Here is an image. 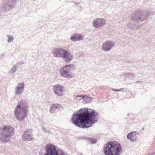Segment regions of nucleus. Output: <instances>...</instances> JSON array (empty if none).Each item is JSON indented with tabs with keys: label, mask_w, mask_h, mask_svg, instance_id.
I'll list each match as a JSON object with an SVG mask.
<instances>
[{
	"label": "nucleus",
	"mask_w": 155,
	"mask_h": 155,
	"mask_svg": "<svg viewBox=\"0 0 155 155\" xmlns=\"http://www.w3.org/2000/svg\"><path fill=\"white\" fill-rule=\"evenodd\" d=\"M98 114L95 110L89 111L87 108L81 109L80 112L73 115L72 123L79 127L87 128L92 126L97 121Z\"/></svg>",
	"instance_id": "obj_1"
},
{
	"label": "nucleus",
	"mask_w": 155,
	"mask_h": 155,
	"mask_svg": "<svg viewBox=\"0 0 155 155\" xmlns=\"http://www.w3.org/2000/svg\"><path fill=\"white\" fill-rule=\"evenodd\" d=\"M28 104L25 100L18 102L14 111L15 116L18 120L21 121L26 117L28 113Z\"/></svg>",
	"instance_id": "obj_2"
},
{
	"label": "nucleus",
	"mask_w": 155,
	"mask_h": 155,
	"mask_svg": "<svg viewBox=\"0 0 155 155\" xmlns=\"http://www.w3.org/2000/svg\"><path fill=\"white\" fill-rule=\"evenodd\" d=\"M104 150L105 155H120L122 150L120 144L116 141L107 143Z\"/></svg>",
	"instance_id": "obj_3"
},
{
	"label": "nucleus",
	"mask_w": 155,
	"mask_h": 155,
	"mask_svg": "<svg viewBox=\"0 0 155 155\" xmlns=\"http://www.w3.org/2000/svg\"><path fill=\"white\" fill-rule=\"evenodd\" d=\"M14 133V128L10 125H4L0 128V141L4 143L10 141Z\"/></svg>",
	"instance_id": "obj_4"
},
{
	"label": "nucleus",
	"mask_w": 155,
	"mask_h": 155,
	"mask_svg": "<svg viewBox=\"0 0 155 155\" xmlns=\"http://www.w3.org/2000/svg\"><path fill=\"white\" fill-rule=\"evenodd\" d=\"M142 13L141 11L138 10L134 12L132 15L131 22L129 27L132 28V26L136 23L143 21V19L147 18V16L150 15V12L149 11H147L144 13V15L142 16Z\"/></svg>",
	"instance_id": "obj_5"
},
{
	"label": "nucleus",
	"mask_w": 155,
	"mask_h": 155,
	"mask_svg": "<svg viewBox=\"0 0 155 155\" xmlns=\"http://www.w3.org/2000/svg\"><path fill=\"white\" fill-rule=\"evenodd\" d=\"M53 53L54 56L62 58L67 62L71 61L73 58L72 53L65 49H54Z\"/></svg>",
	"instance_id": "obj_6"
},
{
	"label": "nucleus",
	"mask_w": 155,
	"mask_h": 155,
	"mask_svg": "<svg viewBox=\"0 0 155 155\" xmlns=\"http://www.w3.org/2000/svg\"><path fill=\"white\" fill-rule=\"evenodd\" d=\"M43 155H66V154L63 151L58 152L55 146L50 144L47 145L45 152Z\"/></svg>",
	"instance_id": "obj_7"
},
{
	"label": "nucleus",
	"mask_w": 155,
	"mask_h": 155,
	"mask_svg": "<svg viewBox=\"0 0 155 155\" xmlns=\"http://www.w3.org/2000/svg\"><path fill=\"white\" fill-rule=\"evenodd\" d=\"M74 65L72 64L65 65L61 68L60 70V75L61 76L66 78H71L73 77L70 71L73 68Z\"/></svg>",
	"instance_id": "obj_8"
},
{
	"label": "nucleus",
	"mask_w": 155,
	"mask_h": 155,
	"mask_svg": "<svg viewBox=\"0 0 155 155\" xmlns=\"http://www.w3.org/2000/svg\"><path fill=\"white\" fill-rule=\"evenodd\" d=\"M64 89L62 85L56 84L53 87V91L54 94L59 96H62L64 95Z\"/></svg>",
	"instance_id": "obj_9"
},
{
	"label": "nucleus",
	"mask_w": 155,
	"mask_h": 155,
	"mask_svg": "<svg viewBox=\"0 0 155 155\" xmlns=\"http://www.w3.org/2000/svg\"><path fill=\"white\" fill-rule=\"evenodd\" d=\"M16 4V0H7V3L3 5L2 7L3 10H10L14 8Z\"/></svg>",
	"instance_id": "obj_10"
},
{
	"label": "nucleus",
	"mask_w": 155,
	"mask_h": 155,
	"mask_svg": "<svg viewBox=\"0 0 155 155\" xmlns=\"http://www.w3.org/2000/svg\"><path fill=\"white\" fill-rule=\"evenodd\" d=\"M25 87V83L23 82L19 83L15 89V93L16 95H21L23 93Z\"/></svg>",
	"instance_id": "obj_11"
},
{
	"label": "nucleus",
	"mask_w": 155,
	"mask_h": 155,
	"mask_svg": "<svg viewBox=\"0 0 155 155\" xmlns=\"http://www.w3.org/2000/svg\"><path fill=\"white\" fill-rule=\"evenodd\" d=\"M105 22L106 20L105 19L99 18L95 19L92 24L94 27L97 28L104 25Z\"/></svg>",
	"instance_id": "obj_12"
},
{
	"label": "nucleus",
	"mask_w": 155,
	"mask_h": 155,
	"mask_svg": "<svg viewBox=\"0 0 155 155\" xmlns=\"http://www.w3.org/2000/svg\"><path fill=\"white\" fill-rule=\"evenodd\" d=\"M32 130L28 129L24 132L22 136L23 140L29 141L33 139L32 134H31Z\"/></svg>",
	"instance_id": "obj_13"
},
{
	"label": "nucleus",
	"mask_w": 155,
	"mask_h": 155,
	"mask_svg": "<svg viewBox=\"0 0 155 155\" xmlns=\"http://www.w3.org/2000/svg\"><path fill=\"white\" fill-rule=\"evenodd\" d=\"M138 134V133L137 131L132 132L128 134L127 137L131 141H134L137 139V135Z\"/></svg>",
	"instance_id": "obj_14"
},
{
	"label": "nucleus",
	"mask_w": 155,
	"mask_h": 155,
	"mask_svg": "<svg viewBox=\"0 0 155 155\" xmlns=\"http://www.w3.org/2000/svg\"><path fill=\"white\" fill-rule=\"evenodd\" d=\"M62 108V106L59 104H54L51 105V107L50 110V113L52 114L57 112L58 110Z\"/></svg>",
	"instance_id": "obj_15"
},
{
	"label": "nucleus",
	"mask_w": 155,
	"mask_h": 155,
	"mask_svg": "<svg viewBox=\"0 0 155 155\" xmlns=\"http://www.w3.org/2000/svg\"><path fill=\"white\" fill-rule=\"evenodd\" d=\"M114 43L113 41H109L103 44L102 48H111L114 47Z\"/></svg>",
	"instance_id": "obj_16"
},
{
	"label": "nucleus",
	"mask_w": 155,
	"mask_h": 155,
	"mask_svg": "<svg viewBox=\"0 0 155 155\" xmlns=\"http://www.w3.org/2000/svg\"><path fill=\"white\" fill-rule=\"evenodd\" d=\"M71 39L75 41H80L83 39V36L80 35L74 34L70 38Z\"/></svg>",
	"instance_id": "obj_17"
},
{
	"label": "nucleus",
	"mask_w": 155,
	"mask_h": 155,
	"mask_svg": "<svg viewBox=\"0 0 155 155\" xmlns=\"http://www.w3.org/2000/svg\"><path fill=\"white\" fill-rule=\"evenodd\" d=\"M87 138L86 139L88 140H89L92 143L94 144L96 143V140L95 138H91L88 137H87Z\"/></svg>",
	"instance_id": "obj_18"
},
{
	"label": "nucleus",
	"mask_w": 155,
	"mask_h": 155,
	"mask_svg": "<svg viewBox=\"0 0 155 155\" xmlns=\"http://www.w3.org/2000/svg\"><path fill=\"white\" fill-rule=\"evenodd\" d=\"M17 69V66L15 65L9 71V73L11 74L14 73L15 71H16Z\"/></svg>",
	"instance_id": "obj_19"
},
{
	"label": "nucleus",
	"mask_w": 155,
	"mask_h": 155,
	"mask_svg": "<svg viewBox=\"0 0 155 155\" xmlns=\"http://www.w3.org/2000/svg\"><path fill=\"white\" fill-rule=\"evenodd\" d=\"M7 36L8 38V42H11L13 41L14 38L12 36L10 35H7Z\"/></svg>",
	"instance_id": "obj_20"
},
{
	"label": "nucleus",
	"mask_w": 155,
	"mask_h": 155,
	"mask_svg": "<svg viewBox=\"0 0 155 155\" xmlns=\"http://www.w3.org/2000/svg\"><path fill=\"white\" fill-rule=\"evenodd\" d=\"M87 96L86 95H80L78 96H76L74 97V99H78V98H81L82 99H84Z\"/></svg>",
	"instance_id": "obj_21"
},
{
	"label": "nucleus",
	"mask_w": 155,
	"mask_h": 155,
	"mask_svg": "<svg viewBox=\"0 0 155 155\" xmlns=\"http://www.w3.org/2000/svg\"><path fill=\"white\" fill-rule=\"evenodd\" d=\"M130 75V74L129 73H125L122 76L126 78L127 77H129Z\"/></svg>",
	"instance_id": "obj_22"
},
{
	"label": "nucleus",
	"mask_w": 155,
	"mask_h": 155,
	"mask_svg": "<svg viewBox=\"0 0 155 155\" xmlns=\"http://www.w3.org/2000/svg\"><path fill=\"white\" fill-rule=\"evenodd\" d=\"M24 61H21L20 62H19L18 64H24Z\"/></svg>",
	"instance_id": "obj_23"
},
{
	"label": "nucleus",
	"mask_w": 155,
	"mask_h": 155,
	"mask_svg": "<svg viewBox=\"0 0 155 155\" xmlns=\"http://www.w3.org/2000/svg\"><path fill=\"white\" fill-rule=\"evenodd\" d=\"M112 90H113L115 91H121L120 90H117L116 89H112Z\"/></svg>",
	"instance_id": "obj_24"
},
{
	"label": "nucleus",
	"mask_w": 155,
	"mask_h": 155,
	"mask_svg": "<svg viewBox=\"0 0 155 155\" xmlns=\"http://www.w3.org/2000/svg\"><path fill=\"white\" fill-rule=\"evenodd\" d=\"M107 49L108 50H106V51H107L108 50H110V49Z\"/></svg>",
	"instance_id": "obj_25"
}]
</instances>
